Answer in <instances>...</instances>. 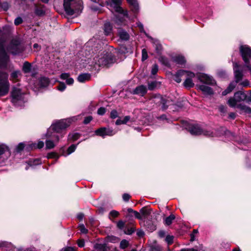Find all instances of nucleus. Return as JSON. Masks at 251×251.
I'll return each mask as SVG.
<instances>
[{
	"label": "nucleus",
	"mask_w": 251,
	"mask_h": 251,
	"mask_svg": "<svg viewBox=\"0 0 251 251\" xmlns=\"http://www.w3.org/2000/svg\"><path fill=\"white\" fill-rule=\"evenodd\" d=\"M81 0H64L63 7L67 15L73 16L79 15L83 8Z\"/></svg>",
	"instance_id": "obj_1"
},
{
	"label": "nucleus",
	"mask_w": 251,
	"mask_h": 251,
	"mask_svg": "<svg viewBox=\"0 0 251 251\" xmlns=\"http://www.w3.org/2000/svg\"><path fill=\"white\" fill-rule=\"evenodd\" d=\"M69 126L65 119L60 120L50 126L48 129L46 136L49 138L54 137L55 141L58 142L59 137L56 133L60 132L62 130L65 129Z\"/></svg>",
	"instance_id": "obj_2"
},
{
	"label": "nucleus",
	"mask_w": 251,
	"mask_h": 251,
	"mask_svg": "<svg viewBox=\"0 0 251 251\" xmlns=\"http://www.w3.org/2000/svg\"><path fill=\"white\" fill-rule=\"evenodd\" d=\"M239 52L245 63L243 68H247L251 74V48L247 45H241L239 47Z\"/></svg>",
	"instance_id": "obj_3"
},
{
	"label": "nucleus",
	"mask_w": 251,
	"mask_h": 251,
	"mask_svg": "<svg viewBox=\"0 0 251 251\" xmlns=\"http://www.w3.org/2000/svg\"><path fill=\"white\" fill-rule=\"evenodd\" d=\"M242 100H247L248 102H251V97L247 99V95H234L231 97L227 101L228 105L233 108H237L242 110L245 109V106L242 104L241 102Z\"/></svg>",
	"instance_id": "obj_4"
},
{
	"label": "nucleus",
	"mask_w": 251,
	"mask_h": 251,
	"mask_svg": "<svg viewBox=\"0 0 251 251\" xmlns=\"http://www.w3.org/2000/svg\"><path fill=\"white\" fill-rule=\"evenodd\" d=\"M186 129L193 135H203L207 137H213L214 135L212 131L203 129L198 124H190L188 125Z\"/></svg>",
	"instance_id": "obj_5"
},
{
	"label": "nucleus",
	"mask_w": 251,
	"mask_h": 251,
	"mask_svg": "<svg viewBox=\"0 0 251 251\" xmlns=\"http://www.w3.org/2000/svg\"><path fill=\"white\" fill-rule=\"evenodd\" d=\"M9 87L7 74L0 71V94H7L9 91Z\"/></svg>",
	"instance_id": "obj_6"
},
{
	"label": "nucleus",
	"mask_w": 251,
	"mask_h": 251,
	"mask_svg": "<svg viewBox=\"0 0 251 251\" xmlns=\"http://www.w3.org/2000/svg\"><path fill=\"white\" fill-rule=\"evenodd\" d=\"M7 49L14 55L19 54L24 51L21 47L20 41L17 39H13L11 40Z\"/></svg>",
	"instance_id": "obj_7"
},
{
	"label": "nucleus",
	"mask_w": 251,
	"mask_h": 251,
	"mask_svg": "<svg viewBox=\"0 0 251 251\" xmlns=\"http://www.w3.org/2000/svg\"><path fill=\"white\" fill-rule=\"evenodd\" d=\"M98 61L100 66L108 67L110 65L113 64L116 61V58L111 52L106 51Z\"/></svg>",
	"instance_id": "obj_8"
},
{
	"label": "nucleus",
	"mask_w": 251,
	"mask_h": 251,
	"mask_svg": "<svg viewBox=\"0 0 251 251\" xmlns=\"http://www.w3.org/2000/svg\"><path fill=\"white\" fill-rule=\"evenodd\" d=\"M197 79L201 83L208 85L215 86L217 85L216 81L213 76L203 73H198L195 75Z\"/></svg>",
	"instance_id": "obj_9"
},
{
	"label": "nucleus",
	"mask_w": 251,
	"mask_h": 251,
	"mask_svg": "<svg viewBox=\"0 0 251 251\" xmlns=\"http://www.w3.org/2000/svg\"><path fill=\"white\" fill-rule=\"evenodd\" d=\"M9 59L3 43L0 42V67H6Z\"/></svg>",
	"instance_id": "obj_10"
},
{
	"label": "nucleus",
	"mask_w": 251,
	"mask_h": 251,
	"mask_svg": "<svg viewBox=\"0 0 251 251\" xmlns=\"http://www.w3.org/2000/svg\"><path fill=\"white\" fill-rule=\"evenodd\" d=\"M247 68H243V65L239 64L237 62L233 63L234 75L235 79V83H238L243 78V71L246 70Z\"/></svg>",
	"instance_id": "obj_11"
},
{
	"label": "nucleus",
	"mask_w": 251,
	"mask_h": 251,
	"mask_svg": "<svg viewBox=\"0 0 251 251\" xmlns=\"http://www.w3.org/2000/svg\"><path fill=\"white\" fill-rule=\"evenodd\" d=\"M186 75L188 77H194L195 74L191 71L184 70H179L174 75V80L177 83H180L181 81V77Z\"/></svg>",
	"instance_id": "obj_12"
},
{
	"label": "nucleus",
	"mask_w": 251,
	"mask_h": 251,
	"mask_svg": "<svg viewBox=\"0 0 251 251\" xmlns=\"http://www.w3.org/2000/svg\"><path fill=\"white\" fill-rule=\"evenodd\" d=\"M96 135L104 138L106 136H113L115 134V132L110 128L102 127L95 130Z\"/></svg>",
	"instance_id": "obj_13"
},
{
	"label": "nucleus",
	"mask_w": 251,
	"mask_h": 251,
	"mask_svg": "<svg viewBox=\"0 0 251 251\" xmlns=\"http://www.w3.org/2000/svg\"><path fill=\"white\" fill-rule=\"evenodd\" d=\"M129 4L131 11L134 13L136 18V15L139 11V4L137 0H126Z\"/></svg>",
	"instance_id": "obj_14"
},
{
	"label": "nucleus",
	"mask_w": 251,
	"mask_h": 251,
	"mask_svg": "<svg viewBox=\"0 0 251 251\" xmlns=\"http://www.w3.org/2000/svg\"><path fill=\"white\" fill-rule=\"evenodd\" d=\"M197 89L203 93V94H214L213 89L205 85H197Z\"/></svg>",
	"instance_id": "obj_15"
},
{
	"label": "nucleus",
	"mask_w": 251,
	"mask_h": 251,
	"mask_svg": "<svg viewBox=\"0 0 251 251\" xmlns=\"http://www.w3.org/2000/svg\"><path fill=\"white\" fill-rule=\"evenodd\" d=\"M50 82L49 78L46 76H41L38 80L39 86L40 88H46Z\"/></svg>",
	"instance_id": "obj_16"
},
{
	"label": "nucleus",
	"mask_w": 251,
	"mask_h": 251,
	"mask_svg": "<svg viewBox=\"0 0 251 251\" xmlns=\"http://www.w3.org/2000/svg\"><path fill=\"white\" fill-rule=\"evenodd\" d=\"M118 53L121 54H125L126 53H132L133 52L130 46H127L126 44H123L118 48Z\"/></svg>",
	"instance_id": "obj_17"
},
{
	"label": "nucleus",
	"mask_w": 251,
	"mask_h": 251,
	"mask_svg": "<svg viewBox=\"0 0 251 251\" xmlns=\"http://www.w3.org/2000/svg\"><path fill=\"white\" fill-rule=\"evenodd\" d=\"M118 35L120 39L122 41H128L130 38L129 34L123 28H119Z\"/></svg>",
	"instance_id": "obj_18"
},
{
	"label": "nucleus",
	"mask_w": 251,
	"mask_h": 251,
	"mask_svg": "<svg viewBox=\"0 0 251 251\" xmlns=\"http://www.w3.org/2000/svg\"><path fill=\"white\" fill-rule=\"evenodd\" d=\"M173 61L178 65H184L186 63V60L182 55H176L172 58Z\"/></svg>",
	"instance_id": "obj_19"
},
{
	"label": "nucleus",
	"mask_w": 251,
	"mask_h": 251,
	"mask_svg": "<svg viewBox=\"0 0 251 251\" xmlns=\"http://www.w3.org/2000/svg\"><path fill=\"white\" fill-rule=\"evenodd\" d=\"M45 136L47 138L46 141V147L47 149H53L55 146V143L58 142L55 141V138L54 137L49 138L46 136V134Z\"/></svg>",
	"instance_id": "obj_20"
},
{
	"label": "nucleus",
	"mask_w": 251,
	"mask_h": 251,
	"mask_svg": "<svg viewBox=\"0 0 251 251\" xmlns=\"http://www.w3.org/2000/svg\"><path fill=\"white\" fill-rule=\"evenodd\" d=\"M91 75L89 73H82L78 75L77 79L79 82L84 83L90 80Z\"/></svg>",
	"instance_id": "obj_21"
},
{
	"label": "nucleus",
	"mask_w": 251,
	"mask_h": 251,
	"mask_svg": "<svg viewBox=\"0 0 251 251\" xmlns=\"http://www.w3.org/2000/svg\"><path fill=\"white\" fill-rule=\"evenodd\" d=\"M125 18V17H122L119 15H115L114 22L119 25H126V21Z\"/></svg>",
	"instance_id": "obj_22"
},
{
	"label": "nucleus",
	"mask_w": 251,
	"mask_h": 251,
	"mask_svg": "<svg viewBox=\"0 0 251 251\" xmlns=\"http://www.w3.org/2000/svg\"><path fill=\"white\" fill-rule=\"evenodd\" d=\"M114 8L115 9V10L116 12L122 14L124 17L130 19L129 15H128V12L127 10H124L121 6V5L114 6Z\"/></svg>",
	"instance_id": "obj_23"
},
{
	"label": "nucleus",
	"mask_w": 251,
	"mask_h": 251,
	"mask_svg": "<svg viewBox=\"0 0 251 251\" xmlns=\"http://www.w3.org/2000/svg\"><path fill=\"white\" fill-rule=\"evenodd\" d=\"M147 92V88L146 86L139 85L134 90L133 94H146Z\"/></svg>",
	"instance_id": "obj_24"
},
{
	"label": "nucleus",
	"mask_w": 251,
	"mask_h": 251,
	"mask_svg": "<svg viewBox=\"0 0 251 251\" xmlns=\"http://www.w3.org/2000/svg\"><path fill=\"white\" fill-rule=\"evenodd\" d=\"M153 44L154 45L155 52H156L158 55H161L162 54V52L163 50V47L162 45L157 40L154 41L153 42Z\"/></svg>",
	"instance_id": "obj_25"
},
{
	"label": "nucleus",
	"mask_w": 251,
	"mask_h": 251,
	"mask_svg": "<svg viewBox=\"0 0 251 251\" xmlns=\"http://www.w3.org/2000/svg\"><path fill=\"white\" fill-rule=\"evenodd\" d=\"M113 26L109 22H106L104 25V32L105 35H109L112 31Z\"/></svg>",
	"instance_id": "obj_26"
},
{
	"label": "nucleus",
	"mask_w": 251,
	"mask_h": 251,
	"mask_svg": "<svg viewBox=\"0 0 251 251\" xmlns=\"http://www.w3.org/2000/svg\"><path fill=\"white\" fill-rule=\"evenodd\" d=\"M31 64L28 61H25L23 66L22 71L25 74L29 73L31 71Z\"/></svg>",
	"instance_id": "obj_27"
},
{
	"label": "nucleus",
	"mask_w": 251,
	"mask_h": 251,
	"mask_svg": "<svg viewBox=\"0 0 251 251\" xmlns=\"http://www.w3.org/2000/svg\"><path fill=\"white\" fill-rule=\"evenodd\" d=\"M159 60L163 65L167 67H171V64L169 59L166 56L161 55H159Z\"/></svg>",
	"instance_id": "obj_28"
},
{
	"label": "nucleus",
	"mask_w": 251,
	"mask_h": 251,
	"mask_svg": "<svg viewBox=\"0 0 251 251\" xmlns=\"http://www.w3.org/2000/svg\"><path fill=\"white\" fill-rule=\"evenodd\" d=\"M192 78V77H188L185 80L184 82H183V85L185 88L187 89H190L194 86V83L193 82Z\"/></svg>",
	"instance_id": "obj_29"
},
{
	"label": "nucleus",
	"mask_w": 251,
	"mask_h": 251,
	"mask_svg": "<svg viewBox=\"0 0 251 251\" xmlns=\"http://www.w3.org/2000/svg\"><path fill=\"white\" fill-rule=\"evenodd\" d=\"M236 83L234 82H231L228 87L225 89L222 93V94H228L234 89L235 87Z\"/></svg>",
	"instance_id": "obj_30"
},
{
	"label": "nucleus",
	"mask_w": 251,
	"mask_h": 251,
	"mask_svg": "<svg viewBox=\"0 0 251 251\" xmlns=\"http://www.w3.org/2000/svg\"><path fill=\"white\" fill-rule=\"evenodd\" d=\"M80 136V134L78 133H73L69 134L68 139L70 141H75L77 140Z\"/></svg>",
	"instance_id": "obj_31"
},
{
	"label": "nucleus",
	"mask_w": 251,
	"mask_h": 251,
	"mask_svg": "<svg viewBox=\"0 0 251 251\" xmlns=\"http://www.w3.org/2000/svg\"><path fill=\"white\" fill-rule=\"evenodd\" d=\"M95 249L97 251H107V249L104 244H96L95 245Z\"/></svg>",
	"instance_id": "obj_32"
},
{
	"label": "nucleus",
	"mask_w": 251,
	"mask_h": 251,
	"mask_svg": "<svg viewBox=\"0 0 251 251\" xmlns=\"http://www.w3.org/2000/svg\"><path fill=\"white\" fill-rule=\"evenodd\" d=\"M175 216L174 214H171L167 217L165 220V224L167 226H170L173 223V221L175 219Z\"/></svg>",
	"instance_id": "obj_33"
},
{
	"label": "nucleus",
	"mask_w": 251,
	"mask_h": 251,
	"mask_svg": "<svg viewBox=\"0 0 251 251\" xmlns=\"http://www.w3.org/2000/svg\"><path fill=\"white\" fill-rule=\"evenodd\" d=\"M79 116H80V115H77V116H73V117H71L70 118L66 119L65 120H66V121L68 126H70V125L73 122H75L76 121H77L79 119Z\"/></svg>",
	"instance_id": "obj_34"
},
{
	"label": "nucleus",
	"mask_w": 251,
	"mask_h": 251,
	"mask_svg": "<svg viewBox=\"0 0 251 251\" xmlns=\"http://www.w3.org/2000/svg\"><path fill=\"white\" fill-rule=\"evenodd\" d=\"M44 146V143L43 141H40L37 144L33 143L30 145L31 149H41Z\"/></svg>",
	"instance_id": "obj_35"
},
{
	"label": "nucleus",
	"mask_w": 251,
	"mask_h": 251,
	"mask_svg": "<svg viewBox=\"0 0 251 251\" xmlns=\"http://www.w3.org/2000/svg\"><path fill=\"white\" fill-rule=\"evenodd\" d=\"M157 84L158 83L156 80L151 82L148 81V89L151 91L153 90L156 87Z\"/></svg>",
	"instance_id": "obj_36"
},
{
	"label": "nucleus",
	"mask_w": 251,
	"mask_h": 251,
	"mask_svg": "<svg viewBox=\"0 0 251 251\" xmlns=\"http://www.w3.org/2000/svg\"><path fill=\"white\" fill-rule=\"evenodd\" d=\"M140 213L143 216L146 217L150 215L151 211L150 209H147L146 207H143L141 209Z\"/></svg>",
	"instance_id": "obj_37"
},
{
	"label": "nucleus",
	"mask_w": 251,
	"mask_h": 251,
	"mask_svg": "<svg viewBox=\"0 0 251 251\" xmlns=\"http://www.w3.org/2000/svg\"><path fill=\"white\" fill-rule=\"evenodd\" d=\"M57 81L58 82L59 84L58 86L56 87V89L61 92H62L64 90H65V89L66 88V86L65 83L59 81Z\"/></svg>",
	"instance_id": "obj_38"
},
{
	"label": "nucleus",
	"mask_w": 251,
	"mask_h": 251,
	"mask_svg": "<svg viewBox=\"0 0 251 251\" xmlns=\"http://www.w3.org/2000/svg\"><path fill=\"white\" fill-rule=\"evenodd\" d=\"M135 230V227L134 226H132L130 228H127L125 229L124 230V232L125 234L127 235L132 234Z\"/></svg>",
	"instance_id": "obj_39"
},
{
	"label": "nucleus",
	"mask_w": 251,
	"mask_h": 251,
	"mask_svg": "<svg viewBox=\"0 0 251 251\" xmlns=\"http://www.w3.org/2000/svg\"><path fill=\"white\" fill-rule=\"evenodd\" d=\"M21 95H11V101L16 104L17 102L21 99Z\"/></svg>",
	"instance_id": "obj_40"
},
{
	"label": "nucleus",
	"mask_w": 251,
	"mask_h": 251,
	"mask_svg": "<svg viewBox=\"0 0 251 251\" xmlns=\"http://www.w3.org/2000/svg\"><path fill=\"white\" fill-rule=\"evenodd\" d=\"M34 13L37 16H43L45 13V11L42 9L38 8L35 9Z\"/></svg>",
	"instance_id": "obj_41"
},
{
	"label": "nucleus",
	"mask_w": 251,
	"mask_h": 251,
	"mask_svg": "<svg viewBox=\"0 0 251 251\" xmlns=\"http://www.w3.org/2000/svg\"><path fill=\"white\" fill-rule=\"evenodd\" d=\"M148 58V55L147 50L145 49H143L142 50V61H144Z\"/></svg>",
	"instance_id": "obj_42"
},
{
	"label": "nucleus",
	"mask_w": 251,
	"mask_h": 251,
	"mask_svg": "<svg viewBox=\"0 0 251 251\" xmlns=\"http://www.w3.org/2000/svg\"><path fill=\"white\" fill-rule=\"evenodd\" d=\"M128 242L124 239L121 241L120 247L121 249H125L128 247Z\"/></svg>",
	"instance_id": "obj_43"
},
{
	"label": "nucleus",
	"mask_w": 251,
	"mask_h": 251,
	"mask_svg": "<svg viewBox=\"0 0 251 251\" xmlns=\"http://www.w3.org/2000/svg\"><path fill=\"white\" fill-rule=\"evenodd\" d=\"M137 26L139 27L141 33H143L147 35V33L144 30L143 25L140 22L136 23Z\"/></svg>",
	"instance_id": "obj_44"
},
{
	"label": "nucleus",
	"mask_w": 251,
	"mask_h": 251,
	"mask_svg": "<svg viewBox=\"0 0 251 251\" xmlns=\"http://www.w3.org/2000/svg\"><path fill=\"white\" fill-rule=\"evenodd\" d=\"M158 71V66L157 64H154L152 65V69H151V74L152 75H155L157 74V72Z\"/></svg>",
	"instance_id": "obj_45"
},
{
	"label": "nucleus",
	"mask_w": 251,
	"mask_h": 251,
	"mask_svg": "<svg viewBox=\"0 0 251 251\" xmlns=\"http://www.w3.org/2000/svg\"><path fill=\"white\" fill-rule=\"evenodd\" d=\"M47 157L48 158H56L58 159L59 157L58 155L54 152L49 153L47 155Z\"/></svg>",
	"instance_id": "obj_46"
},
{
	"label": "nucleus",
	"mask_w": 251,
	"mask_h": 251,
	"mask_svg": "<svg viewBox=\"0 0 251 251\" xmlns=\"http://www.w3.org/2000/svg\"><path fill=\"white\" fill-rule=\"evenodd\" d=\"M23 23V20L21 17H17L14 20V24L15 25H19Z\"/></svg>",
	"instance_id": "obj_47"
},
{
	"label": "nucleus",
	"mask_w": 251,
	"mask_h": 251,
	"mask_svg": "<svg viewBox=\"0 0 251 251\" xmlns=\"http://www.w3.org/2000/svg\"><path fill=\"white\" fill-rule=\"evenodd\" d=\"M174 237L171 235H167L165 238V241L168 244L171 245L173 243Z\"/></svg>",
	"instance_id": "obj_48"
},
{
	"label": "nucleus",
	"mask_w": 251,
	"mask_h": 251,
	"mask_svg": "<svg viewBox=\"0 0 251 251\" xmlns=\"http://www.w3.org/2000/svg\"><path fill=\"white\" fill-rule=\"evenodd\" d=\"M119 212L116 210H112L110 211L109 213V218H110V217H112L113 218H116L118 217L119 215Z\"/></svg>",
	"instance_id": "obj_49"
},
{
	"label": "nucleus",
	"mask_w": 251,
	"mask_h": 251,
	"mask_svg": "<svg viewBox=\"0 0 251 251\" xmlns=\"http://www.w3.org/2000/svg\"><path fill=\"white\" fill-rule=\"evenodd\" d=\"M125 223L122 220L119 221L117 224V226L120 229H123L125 226Z\"/></svg>",
	"instance_id": "obj_50"
},
{
	"label": "nucleus",
	"mask_w": 251,
	"mask_h": 251,
	"mask_svg": "<svg viewBox=\"0 0 251 251\" xmlns=\"http://www.w3.org/2000/svg\"><path fill=\"white\" fill-rule=\"evenodd\" d=\"M70 75L69 73H62L60 75V78L62 79V80H67V79H68L69 76H70Z\"/></svg>",
	"instance_id": "obj_51"
},
{
	"label": "nucleus",
	"mask_w": 251,
	"mask_h": 251,
	"mask_svg": "<svg viewBox=\"0 0 251 251\" xmlns=\"http://www.w3.org/2000/svg\"><path fill=\"white\" fill-rule=\"evenodd\" d=\"M20 89L17 88L16 87H13L12 91H11L10 94H25V93H21L20 92Z\"/></svg>",
	"instance_id": "obj_52"
},
{
	"label": "nucleus",
	"mask_w": 251,
	"mask_h": 251,
	"mask_svg": "<svg viewBox=\"0 0 251 251\" xmlns=\"http://www.w3.org/2000/svg\"><path fill=\"white\" fill-rule=\"evenodd\" d=\"M76 147V146L74 144L70 146L68 149V154H70L74 152L75 151Z\"/></svg>",
	"instance_id": "obj_53"
},
{
	"label": "nucleus",
	"mask_w": 251,
	"mask_h": 251,
	"mask_svg": "<svg viewBox=\"0 0 251 251\" xmlns=\"http://www.w3.org/2000/svg\"><path fill=\"white\" fill-rule=\"evenodd\" d=\"M79 229L81 233L86 234L88 232V229H86L84 225H81L79 226Z\"/></svg>",
	"instance_id": "obj_54"
},
{
	"label": "nucleus",
	"mask_w": 251,
	"mask_h": 251,
	"mask_svg": "<svg viewBox=\"0 0 251 251\" xmlns=\"http://www.w3.org/2000/svg\"><path fill=\"white\" fill-rule=\"evenodd\" d=\"M106 112V109L104 107H101L98 109L97 113L100 115H103Z\"/></svg>",
	"instance_id": "obj_55"
},
{
	"label": "nucleus",
	"mask_w": 251,
	"mask_h": 251,
	"mask_svg": "<svg viewBox=\"0 0 251 251\" xmlns=\"http://www.w3.org/2000/svg\"><path fill=\"white\" fill-rule=\"evenodd\" d=\"M18 74H19V72L18 71H14V72H13L11 74V77L12 79H14V80L17 79V78L18 77Z\"/></svg>",
	"instance_id": "obj_56"
},
{
	"label": "nucleus",
	"mask_w": 251,
	"mask_h": 251,
	"mask_svg": "<svg viewBox=\"0 0 251 251\" xmlns=\"http://www.w3.org/2000/svg\"><path fill=\"white\" fill-rule=\"evenodd\" d=\"M25 148V144L23 143L19 144L16 148L17 151L20 152L22 151Z\"/></svg>",
	"instance_id": "obj_57"
},
{
	"label": "nucleus",
	"mask_w": 251,
	"mask_h": 251,
	"mask_svg": "<svg viewBox=\"0 0 251 251\" xmlns=\"http://www.w3.org/2000/svg\"><path fill=\"white\" fill-rule=\"evenodd\" d=\"M6 146L3 145H0V155L3 154L7 150Z\"/></svg>",
	"instance_id": "obj_58"
},
{
	"label": "nucleus",
	"mask_w": 251,
	"mask_h": 251,
	"mask_svg": "<svg viewBox=\"0 0 251 251\" xmlns=\"http://www.w3.org/2000/svg\"><path fill=\"white\" fill-rule=\"evenodd\" d=\"M93 119V117L91 116H89L85 118L83 123L85 125L89 124Z\"/></svg>",
	"instance_id": "obj_59"
},
{
	"label": "nucleus",
	"mask_w": 251,
	"mask_h": 251,
	"mask_svg": "<svg viewBox=\"0 0 251 251\" xmlns=\"http://www.w3.org/2000/svg\"><path fill=\"white\" fill-rule=\"evenodd\" d=\"M118 117V113L116 110H113L110 113V117L112 119H115Z\"/></svg>",
	"instance_id": "obj_60"
},
{
	"label": "nucleus",
	"mask_w": 251,
	"mask_h": 251,
	"mask_svg": "<svg viewBox=\"0 0 251 251\" xmlns=\"http://www.w3.org/2000/svg\"><path fill=\"white\" fill-rule=\"evenodd\" d=\"M150 251H162V249L160 247L157 246H152L150 248Z\"/></svg>",
	"instance_id": "obj_61"
},
{
	"label": "nucleus",
	"mask_w": 251,
	"mask_h": 251,
	"mask_svg": "<svg viewBox=\"0 0 251 251\" xmlns=\"http://www.w3.org/2000/svg\"><path fill=\"white\" fill-rule=\"evenodd\" d=\"M131 196L127 193H125L123 195V199L125 201H128L130 199Z\"/></svg>",
	"instance_id": "obj_62"
},
{
	"label": "nucleus",
	"mask_w": 251,
	"mask_h": 251,
	"mask_svg": "<svg viewBox=\"0 0 251 251\" xmlns=\"http://www.w3.org/2000/svg\"><path fill=\"white\" fill-rule=\"evenodd\" d=\"M219 111L224 114H226V107L224 105H220L219 107Z\"/></svg>",
	"instance_id": "obj_63"
},
{
	"label": "nucleus",
	"mask_w": 251,
	"mask_h": 251,
	"mask_svg": "<svg viewBox=\"0 0 251 251\" xmlns=\"http://www.w3.org/2000/svg\"><path fill=\"white\" fill-rule=\"evenodd\" d=\"M66 82L67 84H68L69 85H71L73 84V83L74 82V80L72 77H69L68 79H67Z\"/></svg>",
	"instance_id": "obj_64"
}]
</instances>
